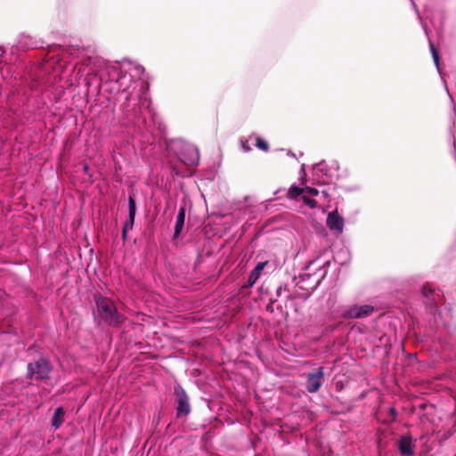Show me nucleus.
<instances>
[{"label":"nucleus","mask_w":456,"mask_h":456,"mask_svg":"<svg viewBox=\"0 0 456 456\" xmlns=\"http://www.w3.org/2000/svg\"><path fill=\"white\" fill-rule=\"evenodd\" d=\"M374 312V307L369 305H354L346 314V316L354 319L364 318L370 315Z\"/></svg>","instance_id":"3"},{"label":"nucleus","mask_w":456,"mask_h":456,"mask_svg":"<svg viewBox=\"0 0 456 456\" xmlns=\"http://www.w3.org/2000/svg\"><path fill=\"white\" fill-rule=\"evenodd\" d=\"M302 200L304 201V203L307 206H309L310 208H314L317 206V202L316 200L311 199V198H308L306 196H302Z\"/></svg>","instance_id":"17"},{"label":"nucleus","mask_w":456,"mask_h":456,"mask_svg":"<svg viewBox=\"0 0 456 456\" xmlns=\"http://www.w3.org/2000/svg\"><path fill=\"white\" fill-rule=\"evenodd\" d=\"M305 191H307L309 194H311L313 196H316L319 193L318 190L316 188H313V187H306L305 189Z\"/></svg>","instance_id":"19"},{"label":"nucleus","mask_w":456,"mask_h":456,"mask_svg":"<svg viewBox=\"0 0 456 456\" xmlns=\"http://www.w3.org/2000/svg\"><path fill=\"white\" fill-rule=\"evenodd\" d=\"M185 219V207L182 206L179 208L176 222L175 225L174 238H177L183 231Z\"/></svg>","instance_id":"7"},{"label":"nucleus","mask_w":456,"mask_h":456,"mask_svg":"<svg viewBox=\"0 0 456 456\" xmlns=\"http://www.w3.org/2000/svg\"><path fill=\"white\" fill-rule=\"evenodd\" d=\"M135 212H136L135 200L133 196H129V198H128V215L135 216Z\"/></svg>","instance_id":"13"},{"label":"nucleus","mask_w":456,"mask_h":456,"mask_svg":"<svg viewBox=\"0 0 456 456\" xmlns=\"http://www.w3.org/2000/svg\"><path fill=\"white\" fill-rule=\"evenodd\" d=\"M34 373L35 372H29L28 375V379H30Z\"/></svg>","instance_id":"24"},{"label":"nucleus","mask_w":456,"mask_h":456,"mask_svg":"<svg viewBox=\"0 0 456 456\" xmlns=\"http://www.w3.org/2000/svg\"><path fill=\"white\" fill-rule=\"evenodd\" d=\"M455 456H456V454H455Z\"/></svg>","instance_id":"26"},{"label":"nucleus","mask_w":456,"mask_h":456,"mask_svg":"<svg viewBox=\"0 0 456 456\" xmlns=\"http://www.w3.org/2000/svg\"><path fill=\"white\" fill-rule=\"evenodd\" d=\"M323 372L309 373L306 379V389L310 393H315L322 385Z\"/></svg>","instance_id":"4"},{"label":"nucleus","mask_w":456,"mask_h":456,"mask_svg":"<svg viewBox=\"0 0 456 456\" xmlns=\"http://www.w3.org/2000/svg\"><path fill=\"white\" fill-rule=\"evenodd\" d=\"M389 414L392 417V419L395 420L396 416H397L396 410L395 408H390L389 409Z\"/></svg>","instance_id":"20"},{"label":"nucleus","mask_w":456,"mask_h":456,"mask_svg":"<svg viewBox=\"0 0 456 456\" xmlns=\"http://www.w3.org/2000/svg\"><path fill=\"white\" fill-rule=\"evenodd\" d=\"M174 393L177 397L176 416H187L191 412V406L185 390L178 384L175 387Z\"/></svg>","instance_id":"2"},{"label":"nucleus","mask_w":456,"mask_h":456,"mask_svg":"<svg viewBox=\"0 0 456 456\" xmlns=\"http://www.w3.org/2000/svg\"><path fill=\"white\" fill-rule=\"evenodd\" d=\"M413 447L411 436H403L398 441V449L404 456H412L414 454Z\"/></svg>","instance_id":"6"},{"label":"nucleus","mask_w":456,"mask_h":456,"mask_svg":"<svg viewBox=\"0 0 456 456\" xmlns=\"http://www.w3.org/2000/svg\"><path fill=\"white\" fill-rule=\"evenodd\" d=\"M242 148L245 151H249L251 150L250 146L248 145V141H245L242 142Z\"/></svg>","instance_id":"21"},{"label":"nucleus","mask_w":456,"mask_h":456,"mask_svg":"<svg viewBox=\"0 0 456 456\" xmlns=\"http://www.w3.org/2000/svg\"><path fill=\"white\" fill-rule=\"evenodd\" d=\"M95 304L100 319L109 326L118 327L121 325L126 318L118 313L114 302L108 297L96 294Z\"/></svg>","instance_id":"1"},{"label":"nucleus","mask_w":456,"mask_h":456,"mask_svg":"<svg viewBox=\"0 0 456 456\" xmlns=\"http://www.w3.org/2000/svg\"><path fill=\"white\" fill-rule=\"evenodd\" d=\"M256 146L259 150H261L263 151H269V144L267 143V142H265L261 137H256Z\"/></svg>","instance_id":"12"},{"label":"nucleus","mask_w":456,"mask_h":456,"mask_svg":"<svg viewBox=\"0 0 456 456\" xmlns=\"http://www.w3.org/2000/svg\"><path fill=\"white\" fill-rule=\"evenodd\" d=\"M418 360H417V357H416V354H409L408 355V364L406 365V367H410V368H419L417 366L418 364Z\"/></svg>","instance_id":"15"},{"label":"nucleus","mask_w":456,"mask_h":456,"mask_svg":"<svg viewBox=\"0 0 456 456\" xmlns=\"http://www.w3.org/2000/svg\"><path fill=\"white\" fill-rule=\"evenodd\" d=\"M434 292L433 289L428 285H424L422 287V294L424 297H428Z\"/></svg>","instance_id":"18"},{"label":"nucleus","mask_w":456,"mask_h":456,"mask_svg":"<svg viewBox=\"0 0 456 456\" xmlns=\"http://www.w3.org/2000/svg\"><path fill=\"white\" fill-rule=\"evenodd\" d=\"M266 309H267V310H270V311H273L271 305H268L266 306Z\"/></svg>","instance_id":"23"},{"label":"nucleus","mask_w":456,"mask_h":456,"mask_svg":"<svg viewBox=\"0 0 456 456\" xmlns=\"http://www.w3.org/2000/svg\"><path fill=\"white\" fill-rule=\"evenodd\" d=\"M316 370L322 371V367H319V368H317V370Z\"/></svg>","instance_id":"25"},{"label":"nucleus","mask_w":456,"mask_h":456,"mask_svg":"<svg viewBox=\"0 0 456 456\" xmlns=\"http://www.w3.org/2000/svg\"><path fill=\"white\" fill-rule=\"evenodd\" d=\"M65 411L62 407H58L54 411V414L52 419V426L54 428H59L64 422Z\"/></svg>","instance_id":"8"},{"label":"nucleus","mask_w":456,"mask_h":456,"mask_svg":"<svg viewBox=\"0 0 456 456\" xmlns=\"http://www.w3.org/2000/svg\"><path fill=\"white\" fill-rule=\"evenodd\" d=\"M50 366L46 360L40 358L34 363L28 364V370H49Z\"/></svg>","instance_id":"9"},{"label":"nucleus","mask_w":456,"mask_h":456,"mask_svg":"<svg viewBox=\"0 0 456 456\" xmlns=\"http://www.w3.org/2000/svg\"><path fill=\"white\" fill-rule=\"evenodd\" d=\"M134 217L135 216H129L128 215V218L125 222V224L123 225V228H126V229H128V230H132L133 226H134Z\"/></svg>","instance_id":"16"},{"label":"nucleus","mask_w":456,"mask_h":456,"mask_svg":"<svg viewBox=\"0 0 456 456\" xmlns=\"http://www.w3.org/2000/svg\"><path fill=\"white\" fill-rule=\"evenodd\" d=\"M303 192H305L304 188H299L296 185H293L289 188L288 195L290 199H296L299 195H301Z\"/></svg>","instance_id":"11"},{"label":"nucleus","mask_w":456,"mask_h":456,"mask_svg":"<svg viewBox=\"0 0 456 456\" xmlns=\"http://www.w3.org/2000/svg\"><path fill=\"white\" fill-rule=\"evenodd\" d=\"M327 226L331 231L342 232L343 228H344V219L338 213L337 210L329 213L328 217H327Z\"/></svg>","instance_id":"5"},{"label":"nucleus","mask_w":456,"mask_h":456,"mask_svg":"<svg viewBox=\"0 0 456 456\" xmlns=\"http://www.w3.org/2000/svg\"><path fill=\"white\" fill-rule=\"evenodd\" d=\"M429 45H430V50L432 53V57H433L434 62H435L436 66L438 68L439 60H440L438 51L436 50V48L435 47L434 44L431 41L429 42Z\"/></svg>","instance_id":"14"},{"label":"nucleus","mask_w":456,"mask_h":456,"mask_svg":"<svg viewBox=\"0 0 456 456\" xmlns=\"http://www.w3.org/2000/svg\"><path fill=\"white\" fill-rule=\"evenodd\" d=\"M264 263H258L256 268L250 273L248 280V286H253L260 276V272L264 268Z\"/></svg>","instance_id":"10"},{"label":"nucleus","mask_w":456,"mask_h":456,"mask_svg":"<svg viewBox=\"0 0 456 456\" xmlns=\"http://www.w3.org/2000/svg\"><path fill=\"white\" fill-rule=\"evenodd\" d=\"M128 231H129V230H128V229H126V228H123V229H122V240H123L124 241H126V236H127V232H128Z\"/></svg>","instance_id":"22"}]
</instances>
